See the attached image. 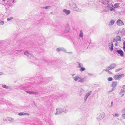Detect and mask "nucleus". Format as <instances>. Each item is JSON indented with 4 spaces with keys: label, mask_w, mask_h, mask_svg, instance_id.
I'll return each instance as SVG.
<instances>
[{
    "label": "nucleus",
    "mask_w": 125,
    "mask_h": 125,
    "mask_svg": "<svg viewBox=\"0 0 125 125\" xmlns=\"http://www.w3.org/2000/svg\"><path fill=\"white\" fill-rule=\"evenodd\" d=\"M73 79L75 82L77 81L81 83H83L85 81V80L84 78H81L78 75L75 76L73 78Z\"/></svg>",
    "instance_id": "nucleus-1"
},
{
    "label": "nucleus",
    "mask_w": 125,
    "mask_h": 125,
    "mask_svg": "<svg viewBox=\"0 0 125 125\" xmlns=\"http://www.w3.org/2000/svg\"><path fill=\"white\" fill-rule=\"evenodd\" d=\"M56 112L55 114V115H58L62 113H66L68 112V110L65 109L61 108L57 109Z\"/></svg>",
    "instance_id": "nucleus-2"
},
{
    "label": "nucleus",
    "mask_w": 125,
    "mask_h": 125,
    "mask_svg": "<svg viewBox=\"0 0 125 125\" xmlns=\"http://www.w3.org/2000/svg\"><path fill=\"white\" fill-rule=\"evenodd\" d=\"M121 41V38L120 36H116L115 37L113 40V42H115V45L116 46H117V44L118 43V41Z\"/></svg>",
    "instance_id": "nucleus-3"
},
{
    "label": "nucleus",
    "mask_w": 125,
    "mask_h": 125,
    "mask_svg": "<svg viewBox=\"0 0 125 125\" xmlns=\"http://www.w3.org/2000/svg\"><path fill=\"white\" fill-rule=\"evenodd\" d=\"M24 54L27 56L28 59H31L32 60H34L35 59V58L34 56L30 54L29 52L27 50L25 52Z\"/></svg>",
    "instance_id": "nucleus-4"
},
{
    "label": "nucleus",
    "mask_w": 125,
    "mask_h": 125,
    "mask_svg": "<svg viewBox=\"0 0 125 125\" xmlns=\"http://www.w3.org/2000/svg\"><path fill=\"white\" fill-rule=\"evenodd\" d=\"M124 74H122L119 75H115L113 78L115 80H116L120 79L121 78L124 77Z\"/></svg>",
    "instance_id": "nucleus-5"
},
{
    "label": "nucleus",
    "mask_w": 125,
    "mask_h": 125,
    "mask_svg": "<svg viewBox=\"0 0 125 125\" xmlns=\"http://www.w3.org/2000/svg\"><path fill=\"white\" fill-rule=\"evenodd\" d=\"M104 116V113H102L101 114H99L97 118V119L98 121L102 120Z\"/></svg>",
    "instance_id": "nucleus-6"
},
{
    "label": "nucleus",
    "mask_w": 125,
    "mask_h": 125,
    "mask_svg": "<svg viewBox=\"0 0 125 125\" xmlns=\"http://www.w3.org/2000/svg\"><path fill=\"white\" fill-rule=\"evenodd\" d=\"M116 52L118 54H119L122 57H124V52L121 49L118 50H116Z\"/></svg>",
    "instance_id": "nucleus-7"
},
{
    "label": "nucleus",
    "mask_w": 125,
    "mask_h": 125,
    "mask_svg": "<svg viewBox=\"0 0 125 125\" xmlns=\"http://www.w3.org/2000/svg\"><path fill=\"white\" fill-rule=\"evenodd\" d=\"M107 7L111 11H112L113 10L115 11V9L114 8L113 5L112 4H108Z\"/></svg>",
    "instance_id": "nucleus-8"
},
{
    "label": "nucleus",
    "mask_w": 125,
    "mask_h": 125,
    "mask_svg": "<svg viewBox=\"0 0 125 125\" xmlns=\"http://www.w3.org/2000/svg\"><path fill=\"white\" fill-rule=\"evenodd\" d=\"M117 24L118 26H122L124 25L123 22L120 20L118 19L116 21Z\"/></svg>",
    "instance_id": "nucleus-9"
},
{
    "label": "nucleus",
    "mask_w": 125,
    "mask_h": 125,
    "mask_svg": "<svg viewBox=\"0 0 125 125\" xmlns=\"http://www.w3.org/2000/svg\"><path fill=\"white\" fill-rule=\"evenodd\" d=\"M73 10L78 12H80L81 11V9L78 8L76 5L73 8Z\"/></svg>",
    "instance_id": "nucleus-10"
},
{
    "label": "nucleus",
    "mask_w": 125,
    "mask_h": 125,
    "mask_svg": "<svg viewBox=\"0 0 125 125\" xmlns=\"http://www.w3.org/2000/svg\"><path fill=\"white\" fill-rule=\"evenodd\" d=\"M56 51L58 52L61 51H62L65 53L67 52L66 50L62 47L57 48Z\"/></svg>",
    "instance_id": "nucleus-11"
},
{
    "label": "nucleus",
    "mask_w": 125,
    "mask_h": 125,
    "mask_svg": "<svg viewBox=\"0 0 125 125\" xmlns=\"http://www.w3.org/2000/svg\"><path fill=\"white\" fill-rule=\"evenodd\" d=\"M108 47L109 48V49L110 51H112L113 50V44L112 42L109 43Z\"/></svg>",
    "instance_id": "nucleus-12"
},
{
    "label": "nucleus",
    "mask_w": 125,
    "mask_h": 125,
    "mask_svg": "<svg viewBox=\"0 0 125 125\" xmlns=\"http://www.w3.org/2000/svg\"><path fill=\"white\" fill-rule=\"evenodd\" d=\"M62 11L67 15H69L71 12L70 11V10L66 9H64Z\"/></svg>",
    "instance_id": "nucleus-13"
},
{
    "label": "nucleus",
    "mask_w": 125,
    "mask_h": 125,
    "mask_svg": "<svg viewBox=\"0 0 125 125\" xmlns=\"http://www.w3.org/2000/svg\"><path fill=\"white\" fill-rule=\"evenodd\" d=\"M69 4L70 7L73 8L76 5V4L72 0L69 1Z\"/></svg>",
    "instance_id": "nucleus-14"
},
{
    "label": "nucleus",
    "mask_w": 125,
    "mask_h": 125,
    "mask_svg": "<svg viewBox=\"0 0 125 125\" xmlns=\"http://www.w3.org/2000/svg\"><path fill=\"white\" fill-rule=\"evenodd\" d=\"M91 93H87L85 95L84 100V102H86V99L88 97V96L90 95Z\"/></svg>",
    "instance_id": "nucleus-15"
},
{
    "label": "nucleus",
    "mask_w": 125,
    "mask_h": 125,
    "mask_svg": "<svg viewBox=\"0 0 125 125\" xmlns=\"http://www.w3.org/2000/svg\"><path fill=\"white\" fill-rule=\"evenodd\" d=\"M117 84V82L116 81H113L112 82V85L113 88L116 87Z\"/></svg>",
    "instance_id": "nucleus-16"
},
{
    "label": "nucleus",
    "mask_w": 125,
    "mask_h": 125,
    "mask_svg": "<svg viewBox=\"0 0 125 125\" xmlns=\"http://www.w3.org/2000/svg\"><path fill=\"white\" fill-rule=\"evenodd\" d=\"M103 4H108L110 0H101Z\"/></svg>",
    "instance_id": "nucleus-17"
},
{
    "label": "nucleus",
    "mask_w": 125,
    "mask_h": 125,
    "mask_svg": "<svg viewBox=\"0 0 125 125\" xmlns=\"http://www.w3.org/2000/svg\"><path fill=\"white\" fill-rule=\"evenodd\" d=\"M70 30V27L68 25H66L65 26V32L66 33H68L69 32Z\"/></svg>",
    "instance_id": "nucleus-18"
},
{
    "label": "nucleus",
    "mask_w": 125,
    "mask_h": 125,
    "mask_svg": "<svg viewBox=\"0 0 125 125\" xmlns=\"http://www.w3.org/2000/svg\"><path fill=\"white\" fill-rule=\"evenodd\" d=\"M115 22V21L114 20H112L108 24V26L110 27L113 25Z\"/></svg>",
    "instance_id": "nucleus-19"
},
{
    "label": "nucleus",
    "mask_w": 125,
    "mask_h": 125,
    "mask_svg": "<svg viewBox=\"0 0 125 125\" xmlns=\"http://www.w3.org/2000/svg\"><path fill=\"white\" fill-rule=\"evenodd\" d=\"M18 115L20 116L22 115H29V114L28 113H24V112H21L18 114Z\"/></svg>",
    "instance_id": "nucleus-20"
},
{
    "label": "nucleus",
    "mask_w": 125,
    "mask_h": 125,
    "mask_svg": "<svg viewBox=\"0 0 125 125\" xmlns=\"http://www.w3.org/2000/svg\"><path fill=\"white\" fill-rule=\"evenodd\" d=\"M116 65L115 63H113L111 64L110 66L111 69H113L116 66Z\"/></svg>",
    "instance_id": "nucleus-21"
},
{
    "label": "nucleus",
    "mask_w": 125,
    "mask_h": 125,
    "mask_svg": "<svg viewBox=\"0 0 125 125\" xmlns=\"http://www.w3.org/2000/svg\"><path fill=\"white\" fill-rule=\"evenodd\" d=\"M83 31L82 30H81L80 31L79 35V37L80 38H81L82 39L83 38Z\"/></svg>",
    "instance_id": "nucleus-22"
},
{
    "label": "nucleus",
    "mask_w": 125,
    "mask_h": 125,
    "mask_svg": "<svg viewBox=\"0 0 125 125\" xmlns=\"http://www.w3.org/2000/svg\"><path fill=\"white\" fill-rule=\"evenodd\" d=\"M125 93V91L123 89L121 90V91L120 93V94L121 95V97H122L124 95Z\"/></svg>",
    "instance_id": "nucleus-23"
},
{
    "label": "nucleus",
    "mask_w": 125,
    "mask_h": 125,
    "mask_svg": "<svg viewBox=\"0 0 125 125\" xmlns=\"http://www.w3.org/2000/svg\"><path fill=\"white\" fill-rule=\"evenodd\" d=\"M26 92L27 93L30 94H37V93L36 92L33 91H27Z\"/></svg>",
    "instance_id": "nucleus-24"
},
{
    "label": "nucleus",
    "mask_w": 125,
    "mask_h": 125,
    "mask_svg": "<svg viewBox=\"0 0 125 125\" xmlns=\"http://www.w3.org/2000/svg\"><path fill=\"white\" fill-rule=\"evenodd\" d=\"M2 86L4 88L7 89H10V86H8L6 85H4L3 84L2 85Z\"/></svg>",
    "instance_id": "nucleus-25"
},
{
    "label": "nucleus",
    "mask_w": 125,
    "mask_h": 125,
    "mask_svg": "<svg viewBox=\"0 0 125 125\" xmlns=\"http://www.w3.org/2000/svg\"><path fill=\"white\" fill-rule=\"evenodd\" d=\"M111 69L110 68V66H109L107 67L105 69H104L103 70V72L104 71H105L106 72L110 70Z\"/></svg>",
    "instance_id": "nucleus-26"
},
{
    "label": "nucleus",
    "mask_w": 125,
    "mask_h": 125,
    "mask_svg": "<svg viewBox=\"0 0 125 125\" xmlns=\"http://www.w3.org/2000/svg\"><path fill=\"white\" fill-rule=\"evenodd\" d=\"M78 63V67L80 68L83 66V65L81 62H77Z\"/></svg>",
    "instance_id": "nucleus-27"
},
{
    "label": "nucleus",
    "mask_w": 125,
    "mask_h": 125,
    "mask_svg": "<svg viewBox=\"0 0 125 125\" xmlns=\"http://www.w3.org/2000/svg\"><path fill=\"white\" fill-rule=\"evenodd\" d=\"M80 69L79 70L80 71L83 72V71H85V68L84 67H81L80 68Z\"/></svg>",
    "instance_id": "nucleus-28"
},
{
    "label": "nucleus",
    "mask_w": 125,
    "mask_h": 125,
    "mask_svg": "<svg viewBox=\"0 0 125 125\" xmlns=\"http://www.w3.org/2000/svg\"><path fill=\"white\" fill-rule=\"evenodd\" d=\"M119 6L118 3H115L114 6V8H117Z\"/></svg>",
    "instance_id": "nucleus-29"
},
{
    "label": "nucleus",
    "mask_w": 125,
    "mask_h": 125,
    "mask_svg": "<svg viewBox=\"0 0 125 125\" xmlns=\"http://www.w3.org/2000/svg\"><path fill=\"white\" fill-rule=\"evenodd\" d=\"M51 7L50 6H46L44 7H43L42 8V9H45V10H47L49 9Z\"/></svg>",
    "instance_id": "nucleus-30"
},
{
    "label": "nucleus",
    "mask_w": 125,
    "mask_h": 125,
    "mask_svg": "<svg viewBox=\"0 0 125 125\" xmlns=\"http://www.w3.org/2000/svg\"><path fill=\"white\" fill-rule=\"evenodd\" d=\"M21 51V49H18L17 50H15V52L16 53H18L20 52Z\"/></svg>",
    "instance_id": "nucleus-31"
},
{
    "label": "nucleus",
    "mask_w": 125,
    "mask_h": 125,
    "mask_svg": "<svg viewBox=\"0 0 125 125\" xmlns=\"http://www.w3.org/2000/svg\"><path fill=\"white\" fill-rule=\"evenodd\" d=\"M113 115L114 117H118L119 116V114L117 113H115V114H113Z\"/></svg>",
    "instance_id": "nucleus-32"
},
{
    "label": "nucleus",
    "mask_w": 125,
    "mask_h": 125,
    "mask_svg": "<svg viewBox=\"0 0 125 125\" xmlns=\"http://www.w3.org/2000/svg\"><path fill=\"white\" fill-rule=\"evenodd\" d=\"M84 90L83 89H81L80 90V92H79V95L81 96L82 95V93L83 92Z\"/></svg>",
    "instance_id": "nucleus-33"
},
{
    "label": "nucleus",
    "mask_w": 125,
    "mask_h": 125,
    "mask_svg": "<svg viewBox=\"0 0 125 125\" xmlns=\"http://www.w3.org/2000/svg\"><path fill=\"white\" fill-rule=\"evenodd\" d=\"M123 112L122 117L124 119H125V112Z\"/></svg>",
    "instance_id": "nucleus-34"
},
{
    "label": "nucleus",
    "mask_w": 125,
    "mask_h": 125,
    "mask_svg": "<svg viewBox=\"0 0 125 125\" xmlns=\"http://www.w3.org/2000/svg\"><path fill=\"white\" fill-rule=\"evenodd\" d=\"M13 19V18L12 17H11L10 18H8L7 19V20L8 21H9L11 20H12Z\"/></svg>",
    "instance_id": "nucleus-35"
},
{
    "label": "nucleus",
    "mask_w": 125,
    "mask_h": 125,
    "mask_svg": "<svg viewBox=\"0 0 125 125\" xmlns=\"http://www.w3.org/2000/svg\"><path fill=\"white\" fill-rule=\"evenodd\" d=\"M8 120L10 121H12L13 120V119L11 118H8Z\"/></svg>",
    "instance_id": "nucleus-36"
},
{
    "label": "nucleus",
    "mask_w": 125,
    "mask_h": 125,
    "mask_svg": "<svg viewBox=\"0 0 125 125\" xmlns=\"http://www.w3.org/2000/svg\"><path fill=\"white\" fill-rule=\"evenodd\" d=\"M107 80L109 81H111L113 80V78L112 77H110L108 78Z\"/></svg>",
    "instance_id": "nucleus-37"
},
{
    "label": "nucleus",
    "mask_w": 125,
    "mask_h": 125,
    "mask_svg": "<svg viewBox=\"0 0 125 125\" xmlns=\"http://www.w3.org/2000/svg\"><path fill=\"white\" fill-rule=\"evenodd\" d=\"M122 69V68H120L116 69L115 70V72H118V71H119L121 70Z\"/></svg>",
    "instance_id": "nucleus-38"
},
{
    "label": "nucleus",
    "mask_w": 125,
    "mask_h": 125,
    "mask_svg": "<svg viewBox=\"0 0 125 125\" xmlns=\"http://www.w3.org/2000/svg\"><path fill=\"white\" fill-rule=\"evenodd\" d=\"M4 24V21H3L0 22V25H3Z\"/></svg>",
    "instance_id": "nucleus-39"
},
{
    "label": "nucleus",
    "mask_w": 125,
    "mask_h": 125,
    "mask_svg": "<svg viewBox=\"0 0 125 125\" xmlns=\"http://www.w3.org/2000/svg\"><path fill=\"white\" fill-rule=\"evenodd\" d=\"M88 75L90 76H92L93 75V74H92L91 73H88Z\"/></svg>",
    "instance_id": "nucleus-40"
},
{
    "label": "nucleus",
    "mask_w": 125,
    "mask_h": 125,
    "mask_svg": "<svg viewBox=\"0 0 125 125\" xmlns=\"http://www.w3.org/2000/svg\"><path fill=\"white\" fill-rule=\"evenodd\" d=\"M123 46L125 47V41H124L123 43Z\"/></svg>",
    "instance_id": "nucleus-41"
},
{
    "label": "nucleus",
    "mask_w": 125,
    "mask_h": 125,
    "mask_svg": "<svg viewBox=\"0 0 125 125\" xmlns=\"http://www.w3.org/2000/svg\"><path fill=\"white\" fill-rule=\"evenodd\" d=\"M122 112H125V107L122 110Z\"/></svg>",
    "instance_id": "nucleus-42"
},
{
    "label": "nucleus",
    "mask_w": 125,
    "mask_h": 125,
    "mask_svg": "<svg viewBox=\"0 0 125 125\" xmlns=\"http://www.w3.org/2000/svg\"><path fill=\"white\" fill-rule=\"evenodd\" d=\"M107 11V10H104L102 11L103 12H106Z\"/></svg>",
    "instance_id": "nucleus-43"
},
{
    "label": "nucleus",
    "mask_w": 125,
    "mask_h": 125,
    "mask_svg": "<svg viewBox=\"0 0 125 125\" xmlns=\"http://www.w3.org/2000/svg\"><path fill=\"white\" fill-rule=\"evenodd\" d=\"M123 89H125V85L123 86Z\"/></svg>",
    "instance_id": "nucleus-44"
},
{
    "label": "nucleus",
    "mask_w": 125,
    "mask_h": 125,
    "mask_svg": "<svg viewBox=\"0 0 125 125\" xmlns=\"http://www.w3.org/2000/svg\"><path fill=\"white\" fill-rule=\"evenodd\" d=\"M12 0L13 3H15L16 1V0Z\"/></svg>",
    "instance_id": "nucleus-45"
},
{
    "label": "nucleus",
    "mask_w": 125,
    "mask_h": 125,
    "mask_svg": "<svg viewBox=\"0 0 125 125\" xmlns=\"http://www.w3.org/2000/svg\"><path fill=\"white\" fill-rule=\"evenodd\" d=\"M113 101H112L111 103V106H110V107H111L112 106V105H113Z\"/></svg>",
    "instance_id": "nucleus-46"
},
{
    "label": "nucleus",
    "mask_w": 125,
    "mask_h": 125,
    "mask_svg": "<svg viewBox=\"0 0 125 125\" xmlns=\"http://www.w3.org/2000/svg\"><path fill=\"white\" fill-rule=\"evenodd\" d=\"M123 48L124 50L125 51V47L123 46Z\"/></svg>",
    "instance_id": "nucleus-47"
},
{
    "label": "nucleus",
    "mask_w": 125,
    "mask_h": 125,
    "mask_svg": "<svg viewBox=\"0 0 125 125\" xmlns=\"http://www.w3.org/2000/svg\"><path fill=\"white\" fill-rule=\"evenodd\" d=\"M110 74H112V73L111 72H110V71H109L108 72Z\"/></svg>",
    "instance_id": "nucleus-48"
},
{
    "label": "nucleus",
    "mask_w": 125,
    "mask_h": 125,
    "mask_svg": "<svg viewBox=\"0 0 125 125\" xmlns=\"http://www.w3.org/2000/svg\"><path fill=\"white\" fill-rule=\"evenodd\" d=\"M3 74V73L2 72H0V75H2Z\"/></svg>",
    "instance_id": "nucleus-49"
},
{
    "label": "nucleus",
    "mask_w": 125,
    "mask_h": 125,
    "mask_svg": "<svg viewBox=\"0 0 125 125\" xmlns=\"http://www.w3.org/2000/svg\"><path fill=\"white\" fill-rule=\"evenodd\" d=\"M123 34H125V30H124V33H123Z\"/></svg>",
    "instance_id": "nucleus-50"
},
{
    "label": "nucleus",
    "mask_w": 125,
    "mask_h": 125,
    "mask_svg": "<svg viewBox=\"0 0 125 125\" xmlns=\"http://www.w3.org/2000/svg\"><path fill=\"white\" fill-rule=\"evenodd\" d=\"M75 74H73L72 75L73 76H74V75H75Z\"/></svg>",
    "instance_id": "nucleus-51"
},
{
    "label": "nucleus",
    "mask_w": 125,
    "mask_h": 125,
    "mask_svg": "<svg viewBox=\"0 0 125 125\" xmlns=\"http://www.w3.org/2000/svg\"><path fill=\"white\" fill-rule=\"evenodd\" d=\"M68 53H72V52H68Z\"/></svg>",
    "instance_id": "nucleus-52"
},
{
    "label": "nucleus",
    "mask_w": 125,
    "mask_h": 125,
    "mask_svg": "<svg viewBox=\"0 0 125 125\" xmlns=\"http://www.w3.org/2000/svg\"><path fill=\"white\" fill-rule=\"evenodd\" d=\"M113 90V88L112 89V91H112Z\"/></svg>",
    "instance_id": "nucleus-53"
},
{
    "label": "nucleus",
    "mask_w": 125,
    "mask_h": 125,
    "mask_svg": "<svg viewBox=\"0 0 125 125\" xmlns=\"http://www.w3.org/2000/svg\"><path fill=\"white\" fill-rule=\"evenodd\" d=\"M51 13L52 14V12H51Z\"/></svg>",
    "instance_id": "nucleus-54"
},
{
    "label": "nucleus",
    "mask_w": 125,
    "mask_h": 125,
    "mask_svg": "<svg viewBox=\"0 0 125 125\" xmlns=\"http://www.w3.org/2000/svg\"><path fill=\"white\" fill-rule=\"evenodd\" d=\"M4 0H2L3 1H4Z\"/></svg>",
    "instance_id": "nucleus-55"
},
{
    "label": "nucleus",
    "mask_w": 125,
    "mask_h": 125,
    "mask_svg": "<svg viewBox=\"0 0 125 125\" xmlns=\"http://www.w3.org/2000/svg\"><path fill=\"white\" fill-rule=\"evenodd\" d=\"M124 125H125V124H124Z\"/></svg>",
    "instance_id": "nucleus-56"
}]
</instances>
